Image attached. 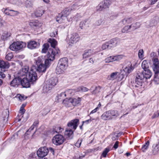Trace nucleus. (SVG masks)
Wrapping results in <instances>:
<instances>
[{"instance_id": "nucleus-40", "label": "nucleus", "mask_w": 159, "mask_h": 159, "mask_svg": "<svg viewBox=\"0 0 159 159\" xmlns=\"http://www.w3.org/2000/svg\"><path fill=\"white\" fill-rule=\"evenodd\" d=\"M155 73L154 80L156 81H159V70L157 71H154Z\"/></svg>"}, {"instance_id": "nucleus-18", "label": "nucleus", "mask_w": 159, "mask_h": 159, "mask_svg": "<svg viewBox=\"0 0 159 159\" xmlns=\"http://www.w3.org/2000/svg\"><path fill=\"white\" fill-rule=\"evenodd\" d=\"M48 42L50 43L51 46L53 48V49L50 48L49 50L50 49H52L54 51L56 52V54H58L60 53L59 50V49L56 50L55 48L56 46L57 43V42L54 39H49Z\"/></svg>"}, {"instance_id": "nucleus-38", "label": "nucleus", "mask_w": 159, "mask_h": 159, "mask_svg": "<svg viewBox=\"0 0 159 159\" xmlns=\"http://www.w3.org/2000/svg\"><path fill=\"white\" fill-rule=\"evenodd\" d=\"M11 35V34L10 33L8 32L7 31H5L2 35V39L5 40L7 38L10 37Z\"/></svg>"}, {"instance_id": "nucleus-22", "label": "nucleus", "mask_w": 159, "mask_h": 159, "mask_svg": "<svg viewBox=\"0 0 159 159\" xmlns=\"http://www.w3.org/2000/svg\"><path fill=\"white\" fill-rule=\"evenodd\" d=\"M152 68L154 71H157L159 70V61L158 58H154L153 59Z\"/></svg>"}, {"instance_id": "nucleus-45", "label": "nucleus", "mask_w": 159, "mask_h": 159, "mask_svg": "<svg viewBox=\"0 0 159 159\" xmlns=\"http://www.w3.org/2000/svg\"><path fill=\"white\" fill-rule=\"evenodd\" d=\"M10 16H17L19 13V12L18 11L12 10H10Z\"/></svg>"}, {"instance_id": "nucleus-35", "label": "nucleus", "mask_w": 159, "mask_h": 159, "mask_svg": "<svg viewBox=\"0 0 159 159\" xmlns=\"http://www.w3.org/2000/svg\"><path fill=\"white\" fill-rule=\"evenodd\" d=\"M65 140H52V143L56 145H59L65 141Z\"/></svg>"}, {"instance_id": "nucleus-41", "label": "nucleus", "mask_w": 159, "mask_h": 159, "mask_svg": "<svg viewBox=\"0 0 159 159\" xmlns=\"http://www.w3.org/2000/svg\"><path fill=\"white\" fill-rule=\"evenodd\" d=\"M49 45L48 43H45L43 45V48L42 49V53H46L48 50V48L49 47Z\"/></svg>"}, {"instance_id": "nucleus-24", "label": "nucleus", "mask_w": 159, "mask_h": 159, "mask_svg": "<svg viewBox=\"0 0 159 159\" xmlns=\"http://www.w3.org/2000/svg\"><path fill=\"white\" fill-rule=\"evenodd\" d=\"M65 135L67 138L72 139L73 138V131L71 129H66L64 133Z\"/></svg>"}, {"instance_id": "nucleus-9", "label": "nucleus", "mask_w": 159, "mask_h": 159, "mask_svg": "<svg viewBox=\"0 0 159 159\" xmlns=\"http://www.w3.org/2000/svg\"><path fill=\"white\" fill-rule=\"evenodd\" d=\"M146 80L143 73H138L135 80V82L137 84L135 86L137 87L141 86L144 82Z\"/></svg>"}, {"instance_id": "nucleus-5", "label": "nucleus", "mask_w": 159, "mask_h": 159, "mask_svg": "<svg viewBox=\"0 0 159 159\" xmlns=\"http://www.w3.org/2000/svg\"><path fill=\"white\" fill-rule=\"evenodd\" d=\"M134 68L132 66V64L130 63L128 65L124 67V69L123 70V71L125 72V73H129L134 69ZM125 75L122 73V71L117 75V76H118V80H121L124 77Z\"/></svg>"}, {"instance_id": "nucleus-50", "label": "nucleus", "mask_w": 159, "mask_h": 159, "mask_svg": "<svg viewBox=\"0 0 159 159\" xmlns=\"http://www.w3.org/2000/svg\"><path fill=\"white\" fill-rule=\"evenodd\" d=\"M63 138V136L62 135L58 134L54 136L52 139H64Z\"/></svg>"}, {"instance_id": "nucleus-25", "label": "nucleus", "mask_w": 159, "mask_h": 159, "mask_svg": "<svg viewBox=\"0 0 159 159\" xmlns=\"http://www.w3.org/2000/svg\"><path fill=\"white\" fill-rule=\"evenodd\" d=\"M94 53L92 49L86 50L85 51L84 53L83 54V58H86L93 55Z\"/></svg>"}, {"instance_id": "nucleus-59", "label": "nucleus", "mask_w": 159, "mask_h": 159, "mask_svg": "<svg viewBox=\"0 0 159 159\" xmlns=\"http://www.w3.org/2000/svg\"><path fill=\"white\" fill-rule=\"evenodd\" d=\"M82 142V140H78L75 144V145L78 148L80 147Z\"/></svg>"}, {"instance_id": "nucleus-33", "label": "nucleus", "mask_w": 159, "mask_h": 159, "mask_svg": "<svg viewBox=\"0 0 159 159\" xmlns=\"http://www.w3.org/2000/svg\"><path fill=\"white\" fill-rule=\"evenodd\" d=\"M140 23L136 22L135 23H133L130 25L132 31H134L135 30L139 28L140 27Z\"/></svg>"}, {"instance_id": "nucleus-6", "label": "nucleus", "mask_w": 159, "mask_h": 159, "mask_svg": "<svg viewBox=\"0 0 159 159\" xmlns=\"http://www.w3.org/2000/svg\"><path fill=\"white\" fill-rule=\"evenodd\" d=\"M39 58L38 60H37L36 61V65L37 66H34L32 67L33 68L38 72L39 73L41 72H45L47 67H46L45 66H44V64L42 63L41 62V60L40 61Z\"/></svg>"}, {"instance_id": "nucleus-39", "label": "nucleus", "mask_w": 159, "mask_h": 159, "mask_svg": "<svg viewBox=\"0 0 159 159\" xmlns=\"http://www.w3.org/2000/svg\"><path fill=\"white\" fill-rule=\"evenodd\" d=\"M131 29L130 25L125 26L122 30L121 31L123 33H127L128 32L130 31L129 30Z\"/></svg>"}, {"instance_id": "nucleus-12", "label": "nucleus", "mask_w": 159, "mask_h": 159, "mask_svg": "<svg viewBox=\"0 0 159 159\" xmlns=\"http://www.w3.org/2000/svg\"><path fill=\"white\" fill-rule=\"evenodd\" d=\"M48 149L46 147L40 148L37 151V155L40 157L43 158L47 155Z\"/></svg>"}, {"instance_id": "nucleus-57", "label": "nucleus", "mask_w": 159, "mask_h": 159, "mask_svg": "<svg viewBox=\"0 0 159 159\" xmlns=\"http://www.w3.org/2000/svg\"><path fill=\"white\" fill-rule=\"evenodd\" d=\"M86 22V20H84L83 21H82L80 22V26L81 29H83L84 27V26L85 25V23Z\"/></svg>"}, {"instance_id": "nucleus-42", "label": "nucleus", "mask_w": 159, "mask_h": 159, "mask_svg": "<svg viewBox=\"0 0 159 159\" xmlns=\"http://www.w3.org/2000/svg\"><path fill=\"white\" fill-rule=\"evenodd\" d=\"M149 145V141H147L143 145L142 149L143 152H144L145 150L148 149Z\"/></svg>"}, {"instance_id": "nucleus-7", "label": "nucleus", "mask_w": 159, "mask_h": 159, "mask_svg": "<svg viewBox=\"0 0 159 159\" xmlns=\"http://www.w3.org/2000/svg\"><path fill=\"white\" fill-rule=\"evenodd\" d=\"M36 71L32 67L29 72L28 75L26 76V77L32 83L35 82L38 78L37 74Z\"/></svg>"}, {"instance_id": "nucleus-37", "label": "nucleus", "mask_w": 159, "mask_h": 159, "mask_svg": "<svg viewBox=\"0 0 159 159\" xmlns=\"http://www.w3.org/2000/svg\"><path fill=\"white\" fill-rule=\"evenodd\" d=\"M77 92H85L88 91L89 90V89L86 87L83 86H80L78 87L77 89Z\"/></svg>"}, {"instance_id": "nucleus-48", "label": "nucleus", "mask_w": 159, "mask_h": 159, "mask_svg": "<svg viewBox=\"0 0 159 159\" xmlns=\"http://www.w3.org/2000/svg\"><path fill=\"white\" fill-rule=\"evenodd\" d=\"M33 5V0H27L25 2V5L26 7H30Z\"/></svg>"}, {"instance_id": "nucleus-29", "label": "nucleus", "mask_w": 159, "mask_h": 159, "mask_svg": "<svg viewBox=\"0 0 159 159\" xmlns=\"http://www.w3.org/2000/svg\"><path fill=\"white\" fill-rule=\"evenodd\" d=\"M122 134V133L112 134L110 135L109 138L112 139H118V138Z\"/></svg>"}, {"instance_id": "nucleus-46", "label": "nucleus", "mask_w": 159, "mask_h": 159, "mask_svg": "<svg viewBox=\"0 0 159 159\" xmlns=\"http://www.w3.org/2000/svg\"><path fill=\"white\" fill-rule=\"evenodd\" d=\"M110 151V149L109 148H106L103 151L102 156L104 157L105 158L107 157V155L108 152Z\"/></svg>"}, {"instance_id": "nucleus-61", "label": "nucleus", "mask_w": 159, "mask_h": 159, "mask_svg": "<svg viewBox=\"0 0 159 159\" xmlns=\"http://www.w3.org/2000/svg\"><path fill=\"white\" fill-rule=\"evenodd\" d=\"M159 116V111H157L155 112L154 114L152 116L153 119L158 117Z\"/></svg>"}, {"instance_id": "nucleus-19", "label": "nucleus", "mask_w": 159, "mask_h": 159, "mask_svg": "<svg viewBox=\"0 0 159 159\" xmlns=\"http://www.w3.org/2000/svg\"><path fill=\"white\" fill-rule=\"evenodd\" d=\"M58 79L57 77H54L51 78L47 83L52 88L57 84L58 82Z\"/></svg>"}, {"instance_id": "nucleus-11", "label": "nucleus", "mask_w": 159, "mask_h": 159, "mask_svg": "<svg viewBox=\"0 0 159 159\" xmlns=\"http://www.w3.org/2000/svg\"><path fill=\"white\" fill-rule=\"evenodd\" d=\"M69 14L68 11L66 9L62 11L61 13L59 14L56 18V21L59 23H61L66 18L67 15Z\"/></svg>"}, {"instance_id": "nucleus-10", "label": "nucleus", "mask_w": 159, "mask_h": 159, "mask_svg": "<svg viewBox=\"0 0 159 159\" xmlns=\"http://www.w3.org/2000/svg\"><path fill=\"white\" fill-rule=\"evenodd\" d=\"M81 100V98L78 97L77 98H70L66 99L63 100V103L64 104H69L70 103L74 106H75L79 103Z\"/></svg>"}, {"instance_id": "nucleus-13", "label": "nucleus", "mask_w": 159, "mask_h": 159, "mask_svg": "<svg viewBox=\"0 0 159 159\" xmlns=\"http://www.w3.org/2000/svg\"><path fill=\"white\" fill-rule=\"evenodd\" d=\"M29 67L27 66H24L20 70L18 73L17 76L21 78L23 76H27V73L29 72Z\"/></svg>"}, {"instance_id": "nucleus-4", "label": "nucleus", "mask_w": 159, "mask_h": 159, "mask_svg": "<svg viewBox=\"0 0 159 159\" xmlns=\"http://www.w3.org/2000/svg\"><path fill=\"white\" fill-rule=\"evenodd\" d=\"M26 44L22 42H14L9 46L10 49L11 50L17 51L25 47Z\"/></svg>"}, {"instance_id": "nucleus-51", "label": "nucleus", "mask_w": 159, "mask_h": 159, "mask_svg": "<svg viewBox=\"0 0 159 159\" xmlns=\"http://www.w3.org/2000/svg\"><path fill=\"white\" fill-rule=\"evenodd\" d=\"M13 56L12 53H8L6 56V59L8 60H10L13 57Z\"/></svg>"}, {"instance_id": "nucleus-56", "label": "nucleus", "mask_w": 159, "mask_h": 159, "mask_svg": "<svg viewBox=\"0 0 159 159\" xmlns=\"http://www.w3.org/2000/svg\"><path fill=\"white\" fill-rule=\"evenodd\" d=\"M17 97L19 99L20 101H23L26 99L27 98V97H25V98L24 95L19 94L17 95Z\"/></svg>"}, {"instance_id": "nucleus-64", "label": "nucleus", "mask_w": 159, "mask_h": 159, "mask_svg": "<svg viewBox=\"0 0 159 159\" xmlns=\"http://www.w3.org/2000/svg\"><path fill=\"white\" fill-rule=\"evenodd\" d=\"M66 91L64 92H62L61 93H60V94L58 95L57 96V97L59 98H60V97H63V96L66 97Z\"/></svg>"}, {"instance_id": "nucleus-21", "label": "nucleus", "mask_w": 159, "mask_h": 159, "mask_svg": "<svg viewBox=\"0 0 159 159\" xmlns=\"http://www.w3.org/2000/svg\"><path fill=\"white\" fill-rule=\"evenodd\" d=\"M120 40L117 38H114L109 40L108 42L111 48L116 47L120 42Z\"/></svg>"}, {"instance_id": "nucleus-53", "label": "nucleus", "mask_w": 159, "mask_h": 159, "mask_svg": "<svg viewBox=\"0 0 159 159\" xmlns=\"http://www.w3.org/2000/svg\"><path fill=\"white\" fill-rule=\"evenodd\" d=\"M113 57L110 56L108 57L105 60V61L106 63H109L112 61H114L113 59H112Z\"/></svg>"}, {"instance_id": "nucleus-34", "label": "nucleus", "mask_w": 159, "mask_h": 159, "mask_svg": "<svg viewBox=\"0 0 159 159\" xmlns=\"http://www.w3.org/2000/svg\"><path fill=\"white\" fill-rule=\"evenodd\" d=\"M142 67L144 71L149 69V66L146 61H143L142 63Z\"/></svg>"}, {"instance_id": "nucleus-31", "label": "nucleus", "mask_w": 159, "mask_h": 159, "mask_svg": "<svg viewBox=\"0 0 159 159\" xmlns=\"http://www.w3.org/2000/svg\"><path fill=\"white\" fill-rule=\"evenodd\" d=\"M118 72H113L112 73L110 76H108L107 79L109 80H113L116 78Z\"/></svg>"}, {"instance_id": "nucleus-28", "label": "nucleus", "mask_w": 159, "mask_h": 159, "mask_svg": "<svg viewBox=\"0 0 159 159\" xmlns=\"http://www.w3.org/2000/svg\"><path fill=\"white\" fill-rule=\"evenodd\" d=\"M152 151V154L154 155L156 154L159 152V146L157 144L153 145Z\"/></svg>"}, {"instance_id": "nucleus-20", "label": "nucleus", "mask_w": 159, "mask_h": 159, "mask_svg": "<svg viewBox=\"0 0 159 159\" xmlns=\"http://www.w3.org/2000/svg\"><path fill=\"white\" fill-rule=\"evenodd\" d=\"M39 45V43L34 41H30L27 44L28 48L30 49H33L38 48Z\"/></svg>"}, {"instance_id": "nucleus-62", "label": "nucleus", "mask_w": 159, "mask_h": 159, "mask_svg": "<svg viewBox=\"0 0 159 159\" xmlns=\"http://www.w3.org/2000/svg\"><path fill=\"white\" fill-rule=\"evenodd\" d=\"M50 36L52 37H55L57 34V31L55 30L53 32L50 33Z\"/></svg>"}, {"instance_id": "nucleus-52", "label": "nucleus", "mask_w": 159, "mask_h": 159, "mask_svg": "<svg viewBox=\"0 0 159 159\" xmlns=\"http://www.w3.org/2000/svg\"><path fill=\"white\" fill-rule=\"evenodd\" d=\"M103 6L101 2L97 7V10L98 11H102L104 9V8H103Z\"/></svg>"}, {"instance_id": "nucleus-26", "label": "nucleus", "mask_w": 159, "mask_h": 159, "mask_svg": "<svg viewBox=\"0 0 159 159\" xmlns=\"http://www.w3.org/2000/svg\"><path fill=\"white\" fill-rule=\"evenodd\" d=\"M101 3L103 6V8L106 9L108 8L111 3V1L109 0H105L102 1Z\"/></svg>"}, {"instance_id": "nucleus-47", "label": "nucleus", "mask_w": 159, "mask_h": 159, "mask_svg": "<svg viewBox=\"0 0 159 159\" xmlns=\"http://www.w3.org/2000/svg\"><path fill=\"white\" fill-rule=\"evenodd\" d=\"M123 57L122 55H117L113 57L112 59L114 61H119L122 59Z\"/></svg>"}, {"instance_id": "nucleus-63", "label": "nucleus", "mask_w": 159, "mask_h": 159, "mask_svg": "<svg viewBox=\"0 0 159 159\" xmlns=\"http://www.w3.org/2000/svg\"><path fill=\"white\" fill-rule=\"evenodd\" d=\"M18 138V134L17 133H15L11 137V139H15Z\"/></svg>"}, {"instance_id": "nucleus-49", "label": "nucleus", "mask_w": 159, "mask_h": 159, "mask_svg": "<svg viewBox=\"0 0 159 159\" xmlns=\"http://www.w3.org/2000/svg\"><path fill=\"white\" fill-rule=\"evenodd\" d=\"M101 87L99 86L96 87L95 89L92 92L93 94H96L100 91Z\"/></svg>"}, {"instance_id": "nucleus-23", "label": "nucleus", "mask_w": 159, "mask_h": 159, "mask_svg": "<svg viewBox=\"0 0 159 159\" xmlns=\"http://www.w3.org/2000/svg\"><path fill=\"white\" fill-rule=\"evenodd\" d=\"M140 73H143L146 80L150 78L152 75V72L149 69L141 72Z\"/></svg>"}, {"instance_id": "nucleus-58", "label": "nucleus", "mask_w": 159, "mask_h": 159, "mask_svg": "<svg viewBox=\"0 0 159 159\" xmlns=\"http://www.w3.org/2000/svg\"><path fill=\"white\" fill-rule=\"evenodd\" d=\"M103 22V20L102 19H100L96 21L95 23V25H100Z\"/></svg>"}, {"instance_id": "nucleus-15", "label": "nucleus", "mask_w": 159, "mask_h": 159, "mask_svg": "<svg viewBox=\"0 0 159 159\" xmlns=\"http://www.w3.org/2000/svg\"><path fill=\"white\" fill-rule=\"evenodd\" d=\"M30 81L28 80L26 77H24L22 78H21V81H20V84L23 88H29L30 86Z\"/></svg>"}, {"instance_id": "nucleus-14", "label": "nucleus", "mask_w": 159, "mask_h": 159, "mask_svg": "<svg viewBox=\"0 0 159 159\" xmlns=\"http://www.w3.org/2000/svg\"><path fill=\"white\" fill-rule=\"evenodd\" d=\"M69 43L74 44L78 42L80 39V36L77 33H73L70 36Z\"/></svg>"}, {"instance_id": "nucleus-54", "label": "nucleus", "mask_w": 159, "mask_h": 159, "mask_svg": "<svg viewBox=\"0 0 159 159\" xmlns=\"http://www.w3.org/2000/svg\"><path fill=\"white\" fill-rule=\"evenodd\" d=\"M143 49L139 50L138 52V56L139 57L142 58L143 57Z\"/></svg>"}, {"instance_id": "nucleus-16", "label": "nucleus", "mask_w": 159, "mask_h": 159, "mask_svg": "<svg viewBox=\"0 0 159 159\" xmlns=\"http://www.w3.org/2000/svg\"><path fill=\"white\" fill-rule=\"evenodd\" d=\"M21 78L19 77L18 76L14 78L11 82L10 85L11 86L17 87L20 85Z\"/></svg>"}, {"instance_id": "nucleus-8", "label": "nucleus", "mask_w": 159, "mask_h": 159, "mask_svg": "<svg viewBox=\"0 0 159 159\" xmlns=\"http://www.w3.org/2000/svg\"><path fill=\"white\" fill-rule=\"evenodd\" d=\"M10 66L9 63L7 61H1L0 62V77L4 78L6 77L5 75L3 72L5 71V69L8 68Z\"/></svg>"}, {"instance_id": "nucleus-3", "label": "nucleus", "mask_w": 159, "mask_h": 159, "mask_svg": "<svg viewBox=\"0 0 159 159\" xmlns=\"http://www.w3.org/2000/svg\"><path fill=\"white\" fill-rule=\"evenodd\" d=\"M55 55L56 52L54 51L53 50L50 49L48 50L47 55L48 59L45 60L44 64V66H45L47 68L49 66L51 63L50 62L53 61L55 59Z\"/></svg>"}, {"instance_id": "nucleus-27", "label": "nucleus", "mask_w": 159, "mask_h": 159, "mask_svg": "<svg viewBox=\"0 0 159 159\" xmlns=\"http://www.w3.org/2000/svg\"><path fill=\"white\" fill-rule=\"evenodd\" d=\"M132 21V18L130 17L125 18L121 20V22L124 25L130 23Z\"/></svg>"}, {"instance_id": "nucleus-30", "label": "nucleus", "mask_w": 159, "mask_h": 159, "mask_svg": "<svg viewBox=\"0 0 159 159\" xmlns=\"http://www.w3.org/2000/svg\"><path fill=\"white\" fill-rule=\"evenodd\" d=\"M76 92H77V89H69L66 91V94L69 96H73Z\"/></svg>"}, {"instance_id": "nucleus-1", "label": "nucleus", "mask_w": 159, "mask_h": 159, "mask_svg": "<svg viewBox=\"0 0 159 159\" xmlns=\"http://www.w3.org/2000/svg\"><path fill=\"white\" fill-rule=\"evenodd\" d=\"M68 61L67 58L64 57L61 59L56 68V73L59 74L63 73L68 66Z\"/></svg>"}, {"instance_id": "nucleus-36", "label": "nucleus", "mask_w": 159, "mask_h": 159, "mask_svg": "<svg viewBox=\"0 0 159 159\" xmlns=\"http://www.w3.org/2000/svg\"><path fill=\"white\" fill-rule=\"evenodd\" d=\"M44 13V11L42 9H38L35 12V15L37 17H40Z\"/></svg>"}, {"instance_id": "nucleus-2", "label": "nucleus", "mask_w": 159, "mask_h": 159, "mask_svg": "<svg viewBox=\"0 0 159 159\" xmlns=\"http://www.w3.org/2000/svg\"><path fill=\"white\" fill-rule=\"evenodd\" d=\"M119 115L118 111L109 110L104 112L101 116V118L104 120H111L115 119Z\"/></svg>"}, {"instance_id": "nucleus-60", "label": "nucleus", "mask_w": 159, "mask_h": 159, "mask_svg": "<svg viewBox=\"0 0 159 159\" xmlns=\"http://www.w3.org/2000/svg\"><path fill=\"white\" fill-rule=\"evenodd\" d=\"M11 10L9 9L8 8H6L4 10V13L7 15L10 16V11Z\"/></svg>"}, {"instance_id": "nucleus-32", "label": "nucleus", "mask_w": 159, "mask_h": 159, "mask_svg": "<svg viewBox=\"0 0 159 159\" xmlns=\"http://www.w3.org/2000/svg\"><path fill=\"white\" fill-rule=\"evenodd\" d=\"M49 86L50 85L48 83L44 86L43 88V91L44 93H47L52 89L50 86Z\"/></svg>"}, {"instance_id": "nucleus-17", "label": "nucleus", "mask_w": 159, "mask_h": 159, "mask_svg": "<svg viewBox=\"0 0 159 159\" xmlns=\"http://www.w3.org/2000/svg\"><path fill=\"white\" fill-rule=\"evenodd\" d=\"M79 122V120L78 119H75L72 120L67 124V126L71 128H73L75 130L78 125V123Z\"/></svg>"}, {"instance_id": "nucleus-43", "label": "nucleus", "mask_w": 159, "mask_h": 159, "mask_svg": "<svg viewBox=\"0 0 159 159\" xmlns=\"http://www.w3.org/2000/svg\"><path fill=\"white\" fill-rule=\"evenodd\" d=\"M63 130L64 129L63 128H61V127H59L57 128L56 127L55 129H53L52 131L54 133V132H56V133H59L62 132L63 131Z\"/></svg>"}, {"instance_id": "nucleus-55", "label": "nucleus", "mask_w": 159, "mask_h": 159, "mask_svg": "<svg viewBox=\"0 0 159 159\" xmlns=\"http://www.w3.org/2000/svg\"><path fill=\"white\" fill-rule=\"evenodd\" d=\"M34 128V127L32 125L28 129L27 131L26 132L25 134V136L26 137L27 135L30 134L29 133L32 130H33Z\"/></svg>"}, {"instance_id": "nucleus-44", "label": "nucleus", "mask_w": 159, "mask_h": 159, "mask_svg": "<svg viewBox=\"0 0 159 159\" xmlns=\"http://www.w3.org/2000/svg\"><path fill=\"white\" fill-rule=\"evenodd\" d=\"M110 46V44L108 42L103 44L102 46V48L103 50H104L107 48L111 49V48Z\"/></svg>"}]
</instances>
